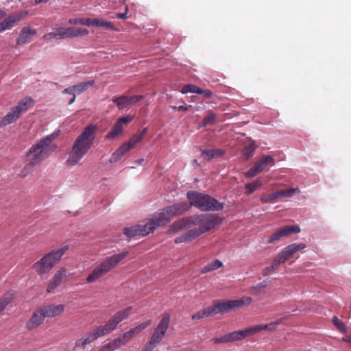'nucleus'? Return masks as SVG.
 <instances>
[{
	"mask_svg": "<svg viewBox=\"0 0 351 351\" xmlns=\"http://www.w3.org/2000/svg\"><path fill=\"white\" fill-rule=\"evenodd\" d=\"M176 215V204L167 206L156 213L145 224H137L123 229V234L129 238L145 236L156 227L164 226Z\"/></svg>",
	"mask_w": 351,
	"mask_h": 351,
	"instance_id": "nucleus-1",
	"label": "nucleus"
},
{
	"mask_svg": "<svg viewBox=\"0 0 351 351\" xmlns=\"http://www.w3.org/2000/svg\"><path fill=\"white\" fill-rule=\"evenodd\" d=\"M97 131V126L95 124H89L84 128L82 133L75 140L68 154L66 160L67 165L73 167L80 164L92 147L96 138Z\"/></svg>",
	"mask_w": 351,
	"mask_h": 351,
	"instance_id": "nucleus-2",
	"label": "nucleus"
},
{
	"mask_svg": "<svg viewBox=\"0 0 351 351\" xmlns=\"http://www.w3.org/2000/svg\"><path fill=\"white\" fill-rule=\"evenodd\" d=\"M221 223V219L215 214L202 213L193 215L177 220V230L184 229L191 226H198L204 234Z\"/></svg>",
	"mask_w": 351,
	"mask_h": 351,
	"instance_id": "nucleus-3",
	"label": "nucleus"
},
{
	"mask_svg": "<svg viewBox=\"0 0 351 351\" xmlns=\"http://www.w3.org/2000/svg\"><path fill=\"white\" fill-rule=\"evenodd\" d=\"M68 245H63L45 254L32 267L41 276L49 271L60 261L62 256L69 250Z\"/></svg>",
	"mask_w": 351,
	"mask_h": 351,
	"instance_id": "nucleus-4",
	"label": "nucleus"
},
{
	"mask_svg": "<svg viewBox=\"0 0 351 351\" xmlns=\"http://www.w3.org/2000/svg\"><path fill=\"white\" fill-rule=\"evenodd\" d=\"M186 197L191 205L202 212L220 211L223 209V204L208 194L190 191Z\"/></svg>",
	"mask_w": 351,
	"mask_h": 351,
	"instance_id": "nucleus-5",
	"label": "nucleus"
},
{
	"mask_svg": "<svg viewBox=\"0 0 351 351\" xmlns=\"http://www.w3.org/2000/svg\"><path fill=\"white\" fill-rule=\"evenodd\" d=\"M128 254L129 252L128 251H125L107 257L97 267H95L91 273L87 276V282L92 283L98 278L109 273L122 260L125 258Z\"/></svg>",
	"mask_w": 351,
	"mask_h": 351,
	"instance_id": "nucleus-6",
	"label": "nucleus"
},
{
	"mask_svg": "<svg viewBox=\"0 0 351 351\" xmlns=\"http://www.w3.org/2000/svg\"><path fill=\"white\" fill-rule=\"evenodd\" d=\"M278 324V322H272L269 324L256 325L245 330L233 331L227 333L220 337L213 339V341L215 344L227 343L229 342L241 341L247 337L254 335L262 330L270 328L271 326Z\"/></svg>",
	"mask_w": 351,
	"mask_h": 351,
	"instance_id": "nucleus-7",
	"label": "nucleus"
},
{
	"mask_svg": "<svg viewBox=\"0 0 351 351\" xmlns=\"http://www.w3.org/2000/svg\"><path fill=\"white\" fill-rule=\"evenodd\" d=\"M170 322V315L165 313L157 327L145 347L141 351H152L162 340L167 331Z\"/></svg>",
	"mask_w": 351,
	"mask_h": 351,
	"instance_id": "nucleus-8",
	"label": "nucleus"
},
{
	"mask_svg": "<svg viewBox=\"0 0 351 351\" xmlns=\"http://www.w3.org/2000/svg\"><path fill=\"white\" fill-rule=\"evenodd\" d=\"M88 30L85 28H78L75 27H59L56 32H49L43 36L45 39L58 38L65 39L88 35Z\"/></svg>",
	"mask_w": 351,
	"mask_h": 351,
	"instance_id": "nucleus-9",
	"label": "nucleus"
},
{
	"mask_svg": "<svg viewBox=\"0 0 351 351\" xmlns=\"http://www.w3.org/2000/svg\"><path fill=\"white\" fill-rule=\"evenodd\" d=\"M131 311L130 306L123 308L116 313L105 325L99 326L104 335H106L115 330L118 324L129 316Z\"/></svg>",
	"mask_w": 351,
	"mask_h": 351,
	"instance_id": "nucleus-10",
	"label": "nucleus"
},
{
	"mask_svg": "<svg viewBox=\"0 0 351 351\" xmlns=\"http://www.w3.org/2000/svg\"><path fill=\"white\" fill-rule=\"evenodd\" d=\"M103 336H104V332H102L101 329L97 326L82 337L77 339L75 342L74 350H84L88 345Z\"/></svg>",
	"mask_w": 351,
	"mask_h": 351,
	"instance_id": "nucleus-11",
	"label": "nucleus"
},
{
	"mask_svg": "<svg viewBox=\"0 0 351 351\" xmlns=\"http://www.w3.org/2000/svg\"><path fill=\"white\" fill-rule=\"evenodd\" d=\"M268 165H274V158L270 155H266L256 162L250 169L245 172V175L247 178H251L255 177L258 173L261 172Z\"/></svg>",
	"mask_w": 351,
	"mask_h": 351,
	"instance_id": "nucleus-12",
	"label": "nucleus"
},
{
	"mask_svg": "<svg viewBox=\"0 0 351 351\" xmlns=\"http://www.w3.org/2000/svg\"><path fill=\"white\" fill-rule=\"evenodd\" d=\"M300 232V228L298 225L293 226H285L280 228H278L275 232H274L268 239L267 243L274 244L281 237H287L293 233H299Z\"/></svg>",
	"mask_w": 351,
	"mask_h": 351,
	"instance_id": "nucleus-13",
	"label": "nucleus"
},
{
	"mask_svg": "<svg viewBox=\"0 0 351 351\" xmlns=\"http://www.w3.org/2000/svg\"><path fill=\"white\" fill-rule=\"evenodd\" d=\"M47 145L42 139L33 145L26 154V156H32L31 160L40 163L44 160L43 153Z\"/></svg>",
	"mask_w": 351,
	"mask_h": 351,
	"instance_id": "nucleus-14",
	"label": "nucleus"
},
{
	"mask_svg": "<svg viewBox=\"0 0 351 351\" xmlns=\"http://www.w3.org/2000/svg\"><path fill=\"white\" fill-rule=\"evenodd\" d=\"M66 275V270L64 268H61L57 271L49 282L47 288V293H55L56 289L61 285Z\"/></svg>",
	"mask_w": 351,
	"mask_h": 351,
	"instance_id": "nucleus-15",
	"label": "nucleus"
},
{
	"mask_svg": "<svg viewBox=\"0 0 351 351\" xmlns=\"http://www.w3.org/2000/svg\"><path fill=\"white\" fill-rule=\"evenodd\" d=\"M95 83L94 80H89L86 82H82L77 83L75 85L71 86L66 88H65L62 93H73L75 94H81L84 91L86 90L88 88L91 87Z\"/></svg>",
	"mask_w": 351,
	"mask_h": 351,
	"instance_id": "nucleus-16",
	"label": "nucleus"
},
{
	"mask_svg": "<svg viewBox=\"0 0 351 351\" xmlns=\"http://www.w3.org/2000/svg\"><path fill=\"white\" fill-rule=\"evenodd\" d=\"M45 317H53L60 315L64 311V304H50L40 308Z\"/></svg>",
	"mask_w": 351,
	"mask_h": 351,
	"instance_id": "nucleus-17",
	"label": "nucleus"
},
{
	"mask_svg": "<svg viewBox=\"0 0 351 351\" xmlns=\"http://www.w3.org/2000/svg\"><path fill=\"white\" fill-rule=\"evenodd\" d=\"M45 317L40 309L34 312L31 318L26 323V328L29 330L36 328L41 324H43Z\"/></svg>",
	"mask_w": 351,
	"mask_h": 351,
	"instance_id": "nucleus-18",
	"label": "nucleus"
},
{
	"mask_svg": "<svg viewBox=\"0 0 351 351\" xmlns=\"http://www.w3.org/2000/svg\"><path fill=\"white\" fill-rule=\"evenodd\" d=\"M152 321L148 319L139 325L136 326L134 328H131L128 331L124 332L121 335L126 342L129 341L132 339L135 335L140 333L142 330H143L145 328H147L149 325L151 324Z\"/></svg>",
	"mask_w": 351,
	"mask_h": 351,
	"instance_id": "nucleus-19",
	"label": "nucleus"
},
{
	"mask_svg": "<svg viewBox=\"0 0 351 351\" xmlns=\"http://www.w3.org/2000/svg\"><path fill=\"white\" fill-rule=\"evenodd\" d=\"M306 247V244L303 243H291L285 248H283L280 252L282 254V255L286 257V259H289L291 256H292L295 252H297L299 250H304Z\"/></svg>",
	"mask_w": 351,
	"mask_h": 351,
	"instance_id": "nucleus-20",
	"label": "nucleus"
},
{
	"mask_svg": "<svg viewBox=\"0 0 351 351\" xmlns=\"http://www.w3.org/2000/svg\"><path fill=\"white\" fill-rule=\"evenodd\" d=\"M36 34V31L30 27H24L21 30L19 38L16 40L18 45H23L29 41L32 36Z\"/></svg>",
	"mask_w": 351,
	"mask_h": 351,
	"instance_id": "nucleus-21",
	"label": "nucleus"
},
{
	"mask_svg": "<svg viewBox=\"0 0 351 351\" xmlns=\"http://www.w3.org/2000/svg\"><path fill=\"white\" fill-rule=\"evenodd\" d=\"M33 103L34 100L30 97H25L18 103L17 106L13 107V108L21 116V114L29 110Z\"/></svg>",
	"mask_w": 351,
	"mask_h": 351,
	"instance_id": "nucleus-22",
	"label": "nucleus"
},
{
	"mask_svg": "<svg viewBox=\"0 0 351 351\" xmlns=\"http://www.w3.org/2000/svg\"><path fill=\"white\" fill-rule=\"evenodd\" d=\"M131 149L124 143L111 155L109 162L110 163L118 162Z\"/></svg>",
	"mask_w": 351,
	"mask_h": 351,
	"instance_id": "nucleus-23",
	"label": "nucleus"
},
{
	"mask_svg": "<svg viewBox=\"0 0 351 351\" xmlns=\"http://www.w3.org/2000/svg\"><path fill=\"white\" fill-rule=\"evenodd\" d=\"M203 234L204 233L199 228L191 229L186 232L183 236L177 238V243L191 241Z\"/></svg>",
	"mask_w": 351,
	"mask_h": 351,
	"instance_id": "nucleus-24",
	"label": "nucleus"
},
{
	"mask_svg": "<svg viewBox=\"0 0 351 351\" xmlns=\"http://www.w3.org/2000/svg\"><path fill=\"white\" fill-rule=\"evenodd\" d=\"M20 115L12 108L10 111L4 116L0 121V128L7 126L15 121Z\"/></svg>",
	"mask_w": 351,
	"mask_h": 351,
	"instance_id": "nucleus-25",
	"label": "nucleus"
},
{
	"mask_svg": "<svg viewBox=\"0 0 351 351\" xmlns=\"http://www.w3.org/2000/svg\"><path fill=\"white\" fill-rule=\"evenodd\" d=\"M147 128H144L142 130L137 132L133 136V137H132L128 142H126L125 143L128 145V147L130 149H133L137 143H140L142 141L143 137L145 135V134L147 132Z\"/></svg>",
	"mask_w": 351,
	"mask_h": 351,
	"instance_id": "nucleus-26",
	"label": "nucleus"
},
{
	"mask_svg": "<svg viewBox=\"0 0 351 351\" xmlns=\"http://www.w3.org/2000/svg\"><path fill=\"white\" fill-rule=\"evenodd\" d=\"M201 152L208 160L220 157L225 154V151L222 149H202Z\"/></svg>",
	"mask_w": 351,
	"mask_h": 351,
	"instance_id": "nucleus-27",
	"label": "nucleus"
},
{
	"mask_svg": "<svg viewBox=\"0 0 351 351\" xmlns=\"http://www.w3.org/2000/svg\"><path fill=\"white\" fill-rule=\"evenodd\" d=\"M229 300L219 302L212 306L215 315L228 312L232 310Z\"/></svg>",
	"mask_w": 351,
	"mask_h": 351,
	"instance_id": "nucleus-28",
	"label": "nucleus"
},
{
	"mask_svg": "<svg viewBox=\"0 0 351 351\" xmlns=\"http://www.w3.org/2000/svg\"><path fill=\"white\" fill-rule=\"evenodd\" d=\"M112 101L117 104L119 110H123L130 105L128 97L126 95H121L119 97H113L111 99Z\"/></svg>",
	"mask_w": 351,
	"mask_h": 351,
	"instance_id": "nucleus-29",
	"label": "nucleus"
},
{
	"mask_svg": "<svg viewBox=\"0 0 351 351\" xmlns=\"http://www.w3.org/2000/svg\"><path fill=\"white\" fill-rule=\"evenodd\" d=\"M123 127L115 122L111 130L106 134V138L108 140H114L123 133Z\"/></svg>",
	"mask_w": 351,
	"mask_h": 351,
	"instance_id": "nucleus-30",
	"label": "nucleus"
},
{
	"mask_svg": "<svg viewBox=\"0 0 351 351\" xmlns=\"http://www.w3.org/2000/svg\"><path fill=\"white\" fill-rule=\"evenodd\" d=\"M222 266H223V263L219 259H215L213 262L207 264L204 267H202L201 269L200 272H201V274H206V273L216 270V269L221 267Z\"/></svg>",
	"mask_w": 351,
	"mask_h": 351,
	"instance_id": "nucleus-31",
	"label": "nucleus"
},
{
	"mask_svg": "<svg viewBox=\"0 0 351 351\" xmlns=\"http://www.w3.org/2000/svg\"><path fill=\"white\" fill-rule=\"evenodd\" d=\"M230 304V308L232 309L238 308L243 305L250 304L252 302L250 297H242L239 300H229Z\"/></svg>",
	"mask_w": 351,
	"mask_h": 351,
	"instance_id": "nucleus-32",
	"label": "nucleus"
},
{
	"mask_svg": "<svg viewBox=\"0 0 351 351\" xmlns=\"http://www.w3.org/2000/svg\"><path fill=\"white\" fill-rule=\"evenodd\" d=\"M256 149V146L255 145V141H252L251 143L245 146L242 149L241 154L245 159H248L253 156Z\"/></svg>",
	"mask_w": 351,
	"mask_h": 351,
	"instance_id": "nucleus-33",
	"label": "nucleus"
},
{
	"mask_svg": "<svg viewBox=\"0 0 351 351\" xmlns=\"http://www.w3.org/2000/svg\"><path fill=\"white\" fill-rule=\"evenodd\" d=\"M214 315L215 312L213 311L212 306H210L207 308L201 310L193 315L192 319H200Z\"/></svg>",
	"mask_w": 351,
	"mask_h": 351,
	"instance_id": "nucleus-34",
	"label": "nucleus"
},
{
	"mask_svg": "<svg viewBox=\"0 0 351 351\" xmlns=\"http://www.w3.org/2000/svg\"><path fill=\"white\" fill-rule=\"evenodd\" d=\"M38 165L36 162L30 159L29 162L27 163L20 172V177L25 178L29 175L34 169L35 167Z\"/></svg>",
	"mask_w": 351,
	"mask_h": 351,
	"instance_id": "nucleus-35",
	"label": "nucleus"
},
{
	"mask_svg": "<svg viewBox=\"0 0 351 351\" xmlns=\"http://www.w3.org/2000/svg\"><path fill=\"white\" fill-rule=\"evenodd\" d=\"M262 186V182L256 179L250 183H247L245 185V194L249 195L253 193L258 187Z\"/></svg>",
	"mask_w": 351,
	"mask_h": 351,
	"instance_id": "nucleus-36",
	"label": "nucleus"
},
{
	"mask_svg": "<svg viewBox=\"0 0 351 351\" xmlns=\"http://www.w3.org/2000/svg\"><path fill=\"white\" fill-rule=\"evenodd\" d=\"M278 198H280L279 193L276 191L261 197V202L263 204H274L277 202Z\"/></svg>",
	"mask_w": 351,
	"mask_h": 351,
	"instance_id": "nucleus-37",
	"label": "nucleus"
},
{
	"mask_svg": "<svg viewBox=\"0 0 351 351\" xmlns=\"http://www.w3.org/2000/svg\"><path fill=\"white\" fill-rule=\"evenodd\" d=\"M17 21L14 16H9L0 23V32L10 29V27Z\"/></svg>",
	"mask_w": 351,
	"mask_h": 351,
	"instance_id": "nucleus-38",
	"label": "nucleus"
},
{
	"mask_svg": "<svg viewBox=\"0 0 351 351\" xmlns=\"http://www.w3.org/2000/svg\"><path fill=\"white\" fill-rule=\"evenodd\" d=\"M126 343V341L123 339V336L121 335L117 338L114 339L111 341L108 342L112 350H115L119 349L121 346L124 345Z\"/></svg>",
	"mask_w": 351,
	"mask_h": 351,
	"instance_id": "nucleus-39",
	"label": "nucleus"
},
{
	"mask_svg": "<svg viewBox=\"0 0 351 351\" xmlns=\"http://www.w3.org/2000/svg\"><path fill=\"white\" fill-rule=\"evenodd\" d=\"M287 261L282 254L280 252L274 258L271 265V268H274L276 270L285 261Z\"/></svg>",
	"mask_w": 351,
	"mask_h": 351,
	"instance_id": "nucleus-40",
	"label": "nucleus"
},
{
	"mask_svg": "<svg viewBox=\"0 0 351 351\" xmlns=\"http://www.w3.org/2000/svg\"><path fill=\"white\" fill-rule=\"evenodd\" d=\"M14 298V293L12 291H8L0 298V304L5 308L10 304Z\"/></svg>",
	"mask_w": 351,
	"mask_h": 351,
	"instance_id": "nucleus-41",
	"label": "nucleus"
},
{
	"mask_svg": "<svg viewBox=\"0 0 351 351\" xmlns=\"http://www.w3.org/2000/svg\"><path fill=\"white\" fill-rule=\"evenodd\" d=\"M280 198V197H291L294 193H300V189L296 188H290L286 190H281L278 191Z\"/></svg>",
	"mask_w": 351,
	"mask_h": 351,
	"instance_id": "nucleus-42",
	"label": "nucleus"
},
{
	"mask_svg": "<svg viewBox=\"0 0 351 351\" xmlns=\"http://www.w3.org/2000/svg\"><path fill=\"white\" fill-rule=\"evenodd\" d=\"M216 119V115L213 112H210L208 113L207 116H206L203 120L202 122L200 124V126L205 127L209 125L213 124L215 120Z\"/></svg>",
	"mask_w": 351,
	"mask_h": 351,
	"instance_id": "nucleus-43",
	"label": "nucleus"
},
{
	"mask_svg": "<svg viewBox=\"0 0 351 351\" xmlns=\"http://www.w3.org/2000/svg\"><path fill=\"white\" fill-rule=\"evenodd\" d=\"M69 24L71 25H84L90 26V18H73L69 20Z\"/></svg>",
	"mask_w": 351,
	"mask_h": 351,
	"instance_id": "nucleus-44",
	"label": "nucleus"
},
{
	"mask_svg": "<svg viewBox=\"0 0 351 351\" xmlns=\"http://www.w3.org/2000/svg\"><path fill=\"white\" fill-rule=\"evenodd\" d=\"M332 323L335 327L341 332L346 333L347 332V328L346 325L340 321L337 316H333Z\"/></svg>",
	"mask_w": 351,
	"mask_h": 351,
	"instance_id": "nucleus-45",
	"label": "nucleus"
},
{
	"mask_svg": "<svg viewBox=\"0 0 351 351\" xmlns=\"http://www.w3.org/2000/svg\"><path fill=\"white\" fill-rule=\"evenodd\" d=\"M267 284H268V282H267V280H265L261 282L260 283L257 284L255 286H252L250 288V289L252 291H253L254 295H256L257 294L256 290L266 287Z\"/></svg>",
	"mask_w": 351,
	"mask_h": 351,
	"instance_id": "nucleus-46",
	"label": "nucleus"
},
{
	"mask_svg": "<svg viewBox=\"0 0 351 351\" xmlns=\"http://www.w3.org/2000/svg\"><path fill=\"white\" fill-rule=\"evenodd\" d=\"M133 119V117L130 115H126L125 117H120L116 121L118 124H119L121 127L124 124H127L130 123Z\"/></svg>",
	"mask_w": 351,
	"mask_h": 351,
	"instance_id": "nucleus-47",
	"label": "nucleus"
},
{
	"mask_svg": "<svg viewBox=\"0 0 351 351\" xmlns=\"http://www.w3.org/2000/svg\"><path fill=\"white\" fill-rule=\"evenodd\" d=\"M191 206H193L192 205H191V202L189 204L186 202H184L179 204H177V214L180 211L183 212V211L189 210Z\"/></svg>",
	"mask_w": 351,
	"mask_h": 351,
	"instance_id": "nucleus-48",
	"label": "nucleus"
},
{
	"mask_svg": "<svg viewBox=\"0 0 351 351\" xmlns=\"http://www.w3.org/2000/svg\"><path fill=\"white\" fill-rule=\"evenodd\" d=\"M60 130L56 131L53 133L47 136L46 137L42 138L43 141H45L46 145L48 146L49 144L56 137L58 136Z\"/></svg>",
	"mask_w": 351,
	"mask_h": 351,
	"instance_id": "nucleus-49",
	"label": "nucleus"
},
{
	"mask_svg": "<svg viewBox=\"0 0 351 351\" xmlns=\"http://www.w3.org/2000/svg\"><path fill=\"white\" fill-rule=\"evenodd\" d=\"M103 19L99 18H90V26L101 27Z\"/></svg>",
	"mask_w": 351,
	"mask_h": 351,
	"instance_id": "nucleus-50",
	"label": "nucleus"
},
{
	"mask_svg": "<svg viewBox=\"0 0 351 351\" xmlns=\"http://www.w3.org/2000/svg\"><path fill=\"white\" fill-rule=\"evenodd\" d=\"M144 98V96L143 95H133L132 97H128L130 104H136L140 100L143 99Z\"/></svg>",
	"mask_w": 351,
	"mask_h": 351,
	"instance_id": "nucleus-51",
	"label": "nucleus"
},
{
	"mask_svg": "<svg viewBox=\"0 0 351 351\" xmlns=\"http://www.w3.org/2000/svg\"><path fill=\"white\" fill-rule=\"evenodd\" d=\"M193 84H186V85H185V86L182 88V90H180V92H181L182 94H186V93H192V90H193Z\"/></svg>",
	"mask_w": 351,
	"mask_h": 351,
	"instance_id": "nucleus-52",
	"label": "nucleus"
},
{
	"mask_svg": "<svg viewBox=\"0 0 351 351\" xmlns=\"http://www.w3.org/2000/svg\"><path fill=\"white\" fill-rule=\"evenodd\" d=\"M276 271V269L274 268H271V265L270 266H268V267H266L263 270V275L264 276H269L271 275V274H273V272Z\"/></svg>",
	"mask_w": 351,
	"mask_h": 351,
	"instance_id": "nucleus-53",
	"label": "nucleus"
},
{
	"mask_svg": "<svg viewBox=\"0 0 351 351\" xmlns=\"http://www.w3.org/2000/svg\"><path fill=\"white\" fill-rule=\"evenodd\" d=\"M101 27H105L106 29H115L114 28V26L113 25V24L111 23V22H109L108 21H106V20H103V23H102V26Z\"/></svg>",
	"mask_w": 351,
	"mask_h": 351,
	"instance_id": "nucleus-54",
	"label": "nucleus"
},
{
	"mask_svg": "<svg viewBox=\"0 0 351 351\" xmlns=\"http://www.w3.org/2000/svg\"><path fill=\"white\" fill-rule=\"evenodd\" d=\"M201 95H203L206 98H211L213 97V94L210 90H209L208 89H204L203 93H202Z\"/></svg>",
	"mask_w": 351,
	"mask_h": 351,
	"instance_id": "nucleus-55",
	"label": "nucleus"
},
{
	"mask_svg": "<svg viewBox=\"0 0 351 351\" xmlns=\"http://www.w3.org/2000/svg\"><path fill=\"white\" fill-rule=\"evenodd\" d=\"M193 90H192V93H196V94H198V95H202V93H203V90L202 88L195 86V85H193Z\"/></svg>",
	"mask_w": 351,
	"mask_h": 351,
	"instance_id": "nucleus-56",
	"label": "nucleus"
},
{
	"mask_svg": "<svg viewBox=\"0 0 351 351\" xmlns=\"http://www.w3.org/2000/svg\"><path fill=\"white\" fill-rule=\"evenodd\" d=\"M66 94L71 95V97L68 99V104L69 105H71L73 103H74V101L75 100V98H76V94H75V93H66Z\"/></svg>",
	"mask_w": 351,
	"mask_h": 351,
	"instance_id": "nucleus-57",
	"label": "nucleus"
},
{
	"mask_svg": "<svg viewBox=\"0 0 351 351\" xmlns=\"http://www.w3.org/2000/svg\"><path fill=\"white\" fill-rule=\"evenodd\" d=\"M98 351H113L109 343L104 345Z\"/></svg>",
	"mask_w": 351,
	"mask_h": 351,
	"instance_id": "nucleus-58",
	"label": "nucleus"
},
{
	"mask_svg": "<svg viewBox=\"0 0 351 351\" xmlns=\"http://www.w3.org/2000/svg\"><path fill=\"white\" fill-rule=\"evenodd\" d=\"M191 108V106H185V104L177 106V111L189 110Z\"/></svg>",
	"mask_w": 351,
	"mask_h": 351,
	"instance_id": "nucleus-59",
	"label": "nucleus"
},
{
	"mask_svg": "<svg viewBox=\"0 0 351 351\" xmlns=\"http://www.w3.org/2000/svg\"><path fill=\"white\" fill-rule=\"evenodd\" d=\"M117 18L125 19L127 18V10L124 13H118L117 14Z\"/></svg>",
	"mask_w": 351,
	"mask_h": 351,
	"instance_id": "nucleus-60",
	"label": "nucleus"
},
{
	"mask_svg": "<svg viewBox=\"0 0 351 351\" xmlns=\"http://www.w3.org/2000/svg\"><path fill=\"white\" fill-rule=\"evenodd\" d=\"M342 341L345 342L351 343V335H347L342 338Z\"/></svg>",
	"mask_w": 351,
	"mask_h": 351,
	"instance_id": "nucleus-61",
	"label": "nucleus"
},
{
	"mask_svg": "<svg viewBox=\"0 0 351 351\" xmlns=\"http://www.w3.org/2000/svg\"><path fill=\"white\" fill-rule=\"evenodd\" d=\"M48 1H49V0H35V3L36 4H40V3H47Z\"/></svg>",
	"mask_w": 351,
	"mask_h": 351,
	"instance_id": "nucleus-62",
	"label": "nucleus"
},
{
	"mask_svg": "<svg viewBox=\"0 0 351 351\" xmlns=\"http://www.w3.org/2000/svg\"><path fill=\"white\" fill-rule=\"evenodd\" d=\"M5 16V12L0 10V19H3Z\"/></svg>",
	"mask_w": 351,
	"mask_h": 351,
	"instance_id": "nucleus-63",
	"label": "nucleus"
},
{
	"mask_svg": "<svg viewBox=\"0 0 351 351\" xmlns=\"http://www.w3.org/2000/svg\"><path fill=\"white\" fill-rule=\"evenodd\" d=\"M5 309V308L4 306H3V305H1V304H0V314Z\"/></svg>",
	"mask_w": 351,
	"mask_h": 351,
	"instance_id": "nucleus-64",
	"label": "nucleus"
}]
</instances>
